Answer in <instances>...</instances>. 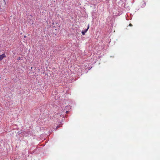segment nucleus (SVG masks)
Returning a JSON list of instances; mask_svg holds the SVG:
<instances>
[{
  "label": "nucleus",
  "mask_w": 160,
  "mask_h": 160,
  "mask_svg": "<svg viewBox=\"0 0 160 160\" xmlns=\"http://www.w3.org/2000/svg\"><path fill=\"white\" fill-rule=\"evenodd\" d=\"M129 26H132V25L130 23V24H129Z\"/></svg>",
  "instance_id": "3"
},
{
  "label": "nucleus",
  "mask_w": 160,
  "mask_h": 160,
  "mask_svg": "<svg viewBox=\"0 0 160 160\" xmlns=\"http://www.w3.org/2000/svg\"><path fill=\"white\" fill-rule=\"evenodd\" d=\"M89 24H88L87 28L84 31H82V35H84L85 34V33L87 32L88 30V29H89Z\"/></svg>",
  "instance_id": "1"
},
{
  "label": "nucleus",
  "mask_w": 160,
  "mask_h": 160,
  "mask_svg": "<svg viewBox=\"0 0 160 160\" xmlns=\"http://www.w3.org/2000/svg\"><path fill=\"white\" fill-rule=\"evenodd\" d=\"M5 57L6 56L4 54H2L0 55V60H2L4 57Z\"/></svg>",
  "instance_id": "2"
}]
</instances>
